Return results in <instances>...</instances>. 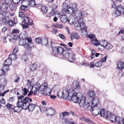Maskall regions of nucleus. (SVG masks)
Returning a JSON list of instances; mask_svg holds the SVG:
<instances>
[{
	"label": "nucleus",
	"instance_id": "nucleus-43",
	"mask_svg": "<svg viewBox=\"0 0 124 124\" xmlns=\"http://www.w3.org/2000/svg\"><path fill=\"white\" fill-rule=\"evenodd\" d=\"M48 8L45 6H42L41 8L42 11L44 13H46L47 12Z\"/></svg>",
	"mask_w": 124,
	"mask_h": 124
},
{
	"label": "nucleus",
	"instance_id": "nucleus-39",
	"mask_svg": "<svg viewBox=\"0 0 124 124\" xmlns=\"http://www.w3.org/2000/svg\"><path fill=\"white\" fill-rule=\"evenodd\" d=\"M6 106L7 109L8 110H11L12 109H13L14 107V106L13 105L9 103H7L6 104Z\"/></svg>",
	"mask_w": 124,
	"mask_h": 124
},
{
	"label": "nucleus",
	"instance_id": "nucleus-24",
	"mask_svg": "<svg viewBox=\"0 0 124 124\" xmlns=\"http://www.w3.org/2000/svg\"><path fill=\"white\" fill-rule=\"evenodd\" d=\"M117 68L120 70H122L124 68V62L119 61L117 64Z\"/></svg>",
	"mask_w": 124,
	"mask_h": 124
},
{
	"label": "nucleus",
	"instance_id": "nucleus-63",
	"mask_svg": "<svg viewBox=\"0 0 124 124\" xmlns=\"http://www.w3.org/2000/svg\"><path fill=\"white\" fill-rule=\"evenodd\" d=\"M5 2L3 3L4 4H7L8 5H9L10 4L11 2V0H4Z\"/></svg>",
	"mask_w": 124,
	"mask_h": 124
},
{
	"label": "nucleus",
	"instance_id": "nucleus-37",
	"mask_svg": "<svg viewBox=\"0 0 124 124\" xmlns=\"http://www.w3.org/2000/svg\"><path fill=\"white\" fill-rule=\"evenodd\" d=\"M48 43L47 38H45L43 39H42L41 44L43 45H47Z\"/></svg>",
	"mask_w": 124,
	"mask_h": 124
},
{
	"label": "nucleus",
	"instance_id": "nucleus-36",
	"mask_svg": "<svg viewBox=\"0 0 124 124\" xmlns=\"http://www.w3.org/2000/svg\"><path fill=\"white\" fill-rule=\"evenodd\" d=\"M75 55L74 54H72L68 59L69 61L71 62H73L75 59Z\"/></svg>",
	"mask_w": 124,
	"mask_h": 124
},
{
	"label": "nucleus",
	"instance_id": "nucleus-53",
	"mask_svg": "<svg viewBox=\"0 0 124 124\" xmlns=\"http://www.w3.org/2000/svg\"><path fill=\"white\" fill-rule=\"evenodd\" d=\"M35 41L38 44H41L42 39L40 38H37L35 39Z\"/></svg>",
	"mask_w": 124,
	"mask_h": 124
},
{
	"label": "nucleus",
	"instance_id": "nucleus-19",
	"mask_svg": "<svg viewBox=\"0 0 124 124\" xmlns=\"http://www.w3.org/2000/svg\"><path fill=\"white\" fill-rule=\"evenodd\" d=\"M79 27L81 29H85L87 28L86 27L85 23H84L83 18H81L79 19Z\"/></svg>",
	"mask_w": 124,
	"mask_h": 124
},
{
	"label": "nucleus",
	"instance_id": "nucleus-1",
	"mask_svg": "<svg viewBox=\"0 0 124 124\" xmlns=\"http://www.w3.org/2000/svg\"><path fill=\"white\" fill-rule=\"evenodd\" d=\"M66 92L68 94V99L69 100L71 101L74 103H78L80 107H82L84 108V106L86 102V98L85 97L83 96L81 98L79 97L78 96V94H80L82 96L81 94L74 92V89L72 88H70L69 91H66Z\"/></svg>",
	"mask_w": 124,
	"mask_h": 124
},
{
	"label": "nucleus",
	"instance_id": "nucleus-23",
	"mask_svg": "<svg viewBox=\"0 0 124 124\" xmlns=\"http://www.w3.org/2000/svg\"><path fill=\"white\" fill-rule=\"evenodd\" d=\"M68 5L66 3L64 4L62 7V13L63 14H66L68 9Z\"/></svg>",
	"mask_w": 124,
	"mask_h": 124
},
{
	"label": "nucleus",
	"instance_id": "nucleus-28",
	"mask_svg": "<svg viewBox=\"0 0 124 124\" xmlns=\"http://www.w3.org/2000/svg\"><path fill=\"white\" fill-rule=\"evenodd\" d=\"M12 61L9 58L5 61L3 63V65H7L8 66L11 65Z\"/></svg>",
	"mask_w": 124,
	"mask_h": 124
},
{
	"label": "nucleus",
	"instance_id": "nucleus-16",
	"mask_svg": "<svg viewBox=\"0 0 124 124\" xmlns=\"http://www.w3.org/2000/svg\"><path fill=\"white\" fill-rule=\"evenodd\" d=\"M9 20V17L8 16H6L4 18H3L2 20L0 21V26H3L4 24H8Z\"/></svg>",
	"mask_w": 124,
	"mask_h": 124
},
{
	"label": "nucleus",
	"instance_id": "nucleus-44",
	"mask_svg": "<svg viewBox=\"0 0 124 124\" xmlns=\"http://www.w3.org/2000/svg\"><path fill=\"white\" fill-rule=\"evenodd\" d=\"M55 10L53 9L52 11L50 12L49 13V15L50 16H55L56 14H57V13L55 11Z\"/></svg>",
	"mask_w": 124,
	"mask_h": 124
},
{
	"label": "nucleus",
	"instance_id": "nucleus-46",
	"mask_svg": "<svg viewBox=\"0 0 124 124\" xmlns=\"http://www.w3.org/2000/svg\"><path fill=\"white\" fill-rule=\"evenodd\" d=\"M72 36L74 39H78L79 38V35L77 33H73Z\"/></svg>",
	"mask_w": 124,
	"mask_h": 124
},
{
	"label": "nucleus",
	"instance_id": "nucleus-14",
	"mask_svg": "<svg viewBox=\"0 0 124 124\" xmlns=\"http://www.w3.org/2000/svg\"><path fill=\"white\" fill-rule=\"evenodd\" d=\"M112 122H116V123H118L119 124H121L122 122V119L119 116H116L114 115V116H112Z\"/></svg>",
	"mask_w": 124,
	"mask_h": 124
},
{
	"label": "nucleus",
	"instance_id": "nucleus-42",
	"mask_svg": "<svg viewBox=\"0 0 124 124\" xmlns=\"http://www.w3.org/2000/svg\"><path fill=\"white\" fill-rule=\"evenodd\" d=\"M105 110L104 109H102L100 110L99 114H100L101 116L104 117L105 116V113H106Z\"/></svg>",
	"mask_w": 124,
	"mask_h": 124
},
{
	"label": "nucleus",
	"instance_id": "nucleus-21",
	"mask_svg": "<svg viewBox=\"0 0 124 124\" xmlns=\"http://www.w3.org/2000/svg\"><path fill=\"white\" fill-rule=\"evenodd\" d=\"M75 21V17L74 16L72 15H71L69 17L67 20L69 23L71 24H73Z\"/></svg>",
	"mask_w": 124,
	"mask_h": 124
},
{
	"label": "nucleus",
	"instance_id": "nucleus-29",
	"mask_svg": "<svg viewBox=\"0 0 124 124\" xmlns=\"http://www.w3.org/2000/svg\"><path fill=\"white\" fill-rule=\"evenodd\" d=\"M20 38L19 35H18L17 34H15L13 35V37H12V41L13 43H15L16 42V40H18Z\"/></svg>",
	"mask_w": 124,
	"mask_h": 124
},
{
	"label": "nucleus",
	"instance_id": "nucleus-48",
	"mask_svg": "<svg viewBox=\"0 0 124 124\" xmlns=\"http://www.w3.org/2000/svg\"><path fill=\"white\" fill-rule=\"evenodd\" d=\"M108 42L107 41L105 40L101 41V42H100V43L101 45L104 47V48H105V47L107 44H108Z\"/></svg>",
	"mask_w": 124,
	"mask_h": 124
},
{
	"label": "nucleus",
	"instance_id": "nucleus-33",
	"mask_svg": "<svg viewBox=\"0 0 124 124\" xmlns=\"http://www.w3.org/2000/svg\"><path fill=\"white\" fill-rule=\"evenodd\" d=\"M0 13L1 15L4 17L7 16L9 14V12L8 11H2Z\"/></svg>",
	"mask_w": 124,
	"mask_h": 124
},
{
	"label": "nucleus",
	"instance_id": "nucleus-15",
	"mask_svg": "<svg viewBox=\"0 0 124 124\" xmlns=\"http://www.w3.org/2000/svg\"><path fill=\"white\" fill-rule=\"evenodd\" d=\"M84 12L79 10H76L75 12L74 16L77 19H80L82 16H84Z\"/></svg>",
	"mask_w": 124,
	"mask_h": 124
},
{
	"label": "nucleus",
	"instance_id": "nucleus-35",
	"mask_svg": "<svg viewBox=\"0 0 124 124\" xmlns=\"http://www.w3.org/2000/svg\"><path fill=\"white\" fill-rule=\"evenodd\" d=\"M35 3L34 0H30L28 2V5L31 7L34 6L35 5Z\"/></svg>",
	"mask_w": 124,
	"mask_h": 124
},
{
	"label": "nucleus",
	"instance_id": "nucleus-45",
	"mask_svg": "<svg viewBox=\"0 0 124 124\" xmlns=\"http://www.w3.org/2000/svg\"><path fill=\"white\" fill-rule=\"evenodd\" d=\"M92 42L94 45L96 46H98L100 43V42H99V41L96 38V40H94L92 41Z\"/></svg>",
	"mask_w": 124,
	"mask_h": 124
},
{
	"label": "nucleus",
	"instance_id": "nucleus-5",
	"mask_svg": "<svg viewBox=\"0 0 124 124\" xmlns=\"http://www.w3.org/2000/svg\"><path fill=\"white\" fill-rule=\"evenodd\" d=\"M23 104H25V105L26 106V108L24 109L26 110L28 109L30 111H32L35 108L36 106L35 104H30V103L32 101V99L28 97H25L23 98Z\"/></svg>",
	"mask_w": 124,
	"mask_h": 124
},
{
	"label": "nucleus",
	"instance_id": "nucleus-34",
	"mask_svg": "<svg viewBox=\"0 0 124 124\" xmlns=\"http://www.w3.org/2000/svg\"><path fill=\"white\" fill-rule=\"evenodd\" d=\"M87 29H83L82 31V35L83 36L85 37H88V35L87 32Z\"/></svg>",
	"mask_w": 124,
	"mask_h": 124
},
{
	"label": "nucleus",
	"instance_id": "nucleus-51",
	"mask_svg": "<svg viewBox=\"0 0 124 124\" xmlns=\"http://www.w3.org/2000/svg\"><path fill=\"white\" fill-rule=\"evenodd\" d=\"M98 48L101 51L103 50L105 48L102 45L101 43H100L97 46Z\"/></svg>",
	"mask_w": 124,
	"mask_h": 124
},
{
	"label": "nucleus",
	"instance_id": "nucleus-49",
	"mask_svg": "<svg viewBox=\"0 0 124 124\" xmlns=\"http://www.w3.org/2000/svg\"><path fill=\"white\" fill-rule=\"evenodd\" d=\"M22 59L23 61L26 62L28 60V57L27 55L25 54H23L22 57Z\"/></svg>",
	"mask_w": 124,
	"mask_h": 124
},
{
	"label": "nucleus",
	"instance_id": "nucleus-38",
	"mask_svg": "<svg viewBox=\"0 0 124 124\" xmlns=\"http://www.w3.org/2000/svg\"><path fill=\"white\" fill-rule=\"evenodd\" d=\"M8 58L12 61L16 59L17 58V57L16 56V54L13 53V54L9 56Z\"/></svg>",
	"mask_w": 124,
	"mask_h": 124
},
{
	"label": "nucleus",
	"instance_id": "nucleus-27",
	"mask_svg": "<svg viewBox=\"0 0 124 124\" xmlns=\"http://www.w3.org/2000/svg\"><path fill=\"white\" fill-rule=\"evenodd\" d=\"M70 54L69 52L65 50L62 54L63 57L64 59L68 58L70 56Z\"/></svg>",
	"mask_w": 124,
	"mask_h": 124
},
{
	"label": "nucleus",
	"instance_id": "nucleus-55",
	"mask_svg": "<svg viewBox=\"0 0 124 124\" xmlns=\"http://www.w3.org/2000/svg\"><path fill=\"white\" fill-rule=\"evenodd\" d=\"M37 68V66L35 64H33L30 67L31 70L32 71L35 70Z\"/></svg>",
	"mask_w": 124,
	"mask_h": 124
},
{
	"label": "nucleus",
	"instance_id": "nucleus-18",
	"mask_svg": "<svg viewBox=\"0 0 124 124\" xmlns=\"http://www.w3.org/2000/svg\"><path fill=\"white\" fill-rule=\"evenodd\" d=\"M105 116L104 118H106L107 119H109L111 121H112V116H114V114H112L109 111H107L105 113Z\"/></svg>",
	"mask_w": 124,
	"mask_h": 124
},
{
	"label": "nucleus",
	"instance_id": "nucleus-50",
	"mask_svg": "<svg viewBox=\"0 0 124 124\" xmlns=\"http://www.w3.org/2000/svg\"><path fill=\"white\" fill-rule=\"evenodd\" d=\"M73 87L76 90H79L80 89V86L78 83H76Z\"/></svg>",
	"mask_w": 124,
	"mask_h": 124
},
{
	"label": "nucleus",
	"instance_id": "nucleus-3",
	"mask_svg": "<svg viewBox=\"0 0 124 124\" xmlns=\"http://www.w3.org/2000/svg\"><path fill=\"white\" fill-rule=\"evenodd\" d=\"M18 99V101L16 103L17 106L13 107V110L14 112H21L22 109H24L26 108V106L25 104H23V98L24 97V95H22L17 96Z\"/></svg>",
	"mask_w": 124,
	"mask_h": 124
},
{
	"label": "nucleus",
	"instance_id": "nucleus-9",
	"mask_svg": "<svg viewBox=\"0 0 124 124\" xmlns=\"http://www.w3.org/2000/svg\"><path fill=\"white\" fill-rule=\"evenodd\" d=\"M41 111L43 110L44 111L46 112V114L47 116H52L55 114V111L53 108H49L48 109L43 106L41 108H40Z\"/></svg>",
	"mask_w": 124,
	"mask_h": 124
},
{
	"label": "nucleus",
	"instance_id": "nucleus-62",
	"mask_svg": "<svg viewBox=\"0 0 124 124\" xmlns=\"http://www.w3.org/2000/svg\"><path fill=\"white\" fill-rule=\"evenodd\" d=\"M6 39L7 41L8 40L10 42H11V39L12 38V37L10 35H8L6 36Z\"/></svg>",
	"mask_w": 124,
	"mask_h": 124
},
{
	"label": "nucleus",
	"instance_id": "nucleus-54",
	"mask_svg": "<svg viewBox=\"0 0 124 124\" xmlns=\"http://www.w3.org/2000/svg\"><path fill=\"white\" fill-rule=\"evenodd\" d=\"M102 63L100 61H98L96 62L95 64V66L97 67H100L102 65Z\"/></svg>",
	"mask_w": 124,
	"mask_h": 124
},
{
	"label": "nucleus",
	"instance_id": "nucleus-58",
	"mask_svg": "<svg viewBox=\"0 0 124 124\" xmlns=\"http://www.w3.org/2000/svg\"><path fill=\"white\" fill-rule=\"evenodd\" d=\"M70 113L67 111L63 112H62V114L63 117L69 115Z\"/></svg>",
	"mask_w": 124,
	"mask_h": 124
},
{
	"label": "nucleus",
	"instance_id": "nucleus-60",
	"mask_svg": "<svg viewBox=\"0 0 124 124\" xmlns=\"http://www.w3.org/2000/svg\"><path fill=\"white\" fill-rule=\"evenodd\" d=\"M108 58L107 55H106L104 57L101 59V60L100 62L102 63V62H106V60Z\"/></svg>",
	"mask_w": 124,
	"mask_h": 124
},
{
	"label": "nucleus",
	"instance_id": "nucleus-25",
	"mask_svg": "<svg viewBox=\"0 0 124 124\" xmlns=\"http://www.w3.org/2000/svg\"><path fill=\"white\" fill-rule=\"evenodd\" d=\"M75 11V9L72 7L70 6L68 7V9L66 14L67 15H72Z\"/></svg>",
	"mask_w": 124,
	"mask_h": 124
},
{
	"label": "nucleus",
	"instance_id": "nucleus-12",
	"mask_svg": "<svg viewBox=\"0 0 124 124\" xmlns=\"http://www.w3.org/2000/svg\"><path fill=\"white\" fill-rule=\"evenodd\" d=\"M100 107H97L91 108V109L86 110H90L92 114L94 115H97L99 114V112L100 110Z\"/></svg>",
	"mask_w": 124,
	"mask_h": 124
},
{
	"label": "nucleus",
	"instance_id": "nucleus-4",
	"mask_svg": "<svg viewBox=\"0 0 124 124\" xmlns=\"http://www.w3.org/2000/svg\"><path fill=\"white\" fill-rule=\"evenodd\" d=\"M48 85L46 82H44L41 85H40L39 83H37L34 85L35 90H34V94L35 95L37 93V91L41 93H43L46 89L48 88L47 87Z\"/></svg>",
	"mask_w": 124,
	"mask_h": 124
},
{
	"label": "nucleus",
	"instance_id": "nucleus-31",
	"mask_svg": "<svg viewBox=\"0 0 124 124\" xmlns=\"http://www.w3.org/2000/svg\"><path fill=\"white\" fill-rule=\"evenodd\" d=\"M20 8L21 10L22 11H26L29 9V7L28 6L21 4Z\"/></svg>",
	"mask_w": 124,
	"mask_h": 124
},
{
	"label": "nucleus",
	"instance_id": "nucleus-17",
	"mask_svg": "<svg viewBox=\"0 0 124 124\" xmlns=\"http://www.w3.org/2000/svg\"><path fill=\"white\" fill-rule=\"evenodd\" d=\"M24 21L22 22L23 23H27L30 25H32L33 24V21L32 20L27 16H26L24 17L23 18Z\"/></svg>",
	"mask_w": 124,
	"mask_h": 124
},
{
	"label": "nucleus",
	"instance_id": "nucleus-20",
	"mask_svg": "<svg viewBox=\"0 0 124 124\" xmlns=\"http://www.w3.org/2000/svg\"><path fill=\"white\" fill-rule=\"evenodd\" d=\"M9 6L7 4L3 3L1 6H0V11H8V9Z\"/></svg>",
	"mask_w": 124,
	"mask_h": 124
},
{
	"label": "nucleus",
	"instance_id": "nucleus-8",
	"mask_svg": "<svg viewBox=\"0 0 124 124\" xmlns=\"http://www.w3.org/2000/svg\"><path fill=\"white\" fill-rule=\"evenodd\" d=\"M19 44L20 45H23L25 47L29 49L34 46L33 43L31 41H27L24 39L20 40L19 41Z\"/></svg>",
	"mask_w": 124,
	"mask_h": 124
},
{
	"label": "nucleus",
	"instance_id": "nucleus-11",
	"mask_svg": "<svg viewBox=\"0 0 124 124\" xmlns=\"http://www.w3.org/2000/svg\"><path fill=\"white\" fill-rule=\"evenodd\" d=\"M19 37L20 39L26 40L27 41L32 42V41L31 38L28 37L27 33L26 31H23L19 35Z\"/></svg>",
	"mask_w": 124,
	"mask_h": 124
},
{
	"label": "nucleus",
	"instance_id": "nucleus-32",
	"mask_svg": "<svg viewBox=\"0 0 124 124\" xmlns=\"http://www.w3.org/2000/svg\"><path fill=\"white\" fill-rule=\"evenodd\" d=\"M9 8L12 11H14L17 8V6L15 4H10L9 5Z\"/></svg>",
	"mask_w": 124,
	"mask_h": 124
},
{
	"label": "nucleus",
	"instance_id": "nucleus-56",
	"mask_svg": "<svg viewBox=\"0 0 124 124\" xmlns=\"http://www.w3.org/2000/svg\"><path fill=\"white\" fill-rule=\"evenodd\" d=\"M80 119L82 121L85 122H86L87 123H88V122L89 119L88 118L85 117H80Z\"/></svg>",
	"mask_w": 124,
	"mask_h": 124
},
{
	"label": "nucleus",
	"instance_id": "nucleus-30",
	"mask_svg": "<svg viewBox=\"0 0 124 124\" xmlns=\"http://www.w3.org/2000/svg\"><path fill=\"white\" fill-rule=\"evenodd\" d=\"M88 95L91 98H93L95 96V93L93 91H89L88 92Z\"/></svg>",
	"mask_w": 124,
	"mask_h": 124
},
{
	"label": "nucleus",
	"instance_id": "nucleus-10",
	"mask_svg": "<svg viewBox=\"0 0 124 124\" xmlns=\"http://www.w3.org/2000/svg\"><path fill=\"white\" fill-rule=\"evenodd\" d=\"M7 81L6 78H3L0 79V92H1L3 90L6 83Z\"/></svg>",
	"mask_w": 124,
	"mask_h": 124
},
{
	"label": "nucleus",
	"instance_id": "nucleus-7",
	"mask_svg": "<svg viewBox=\"0 0 124 124\" xmlns=\"http://www.w3.org/2000/svg\"><path fill=\"white\" fill-rule=\"evenodd\" d=\"M53 54L55 56H57L58 54L62 55L63 53L65 50L62 47L59 46L57 47H53L52 48Z\"/></svg>",
	"mask_w": 124,
	"mask_h": 124
},
{
	"label": "nucleus",
	"instance_id": "nucleus-52",
	"mask_svg": "<svg viewBox=\"0 0 124 124\" xmlns=\"http://www.w3.org/2000/svg\"><path fill=\"white\" fill-rule=\"evenodd\" d=\"M22 26L23 29H26L28 27V25L29 24L27 23H23L22 22Z\"/></svg>",
	"mask_w": 124,
	"mask_h": 124
},
{
	"label": "nucleus",
	"instance_id": "nucleus-64",
	"mask_svg": "<svg viewBox=\"0 0 124 124\" xmlns=\"http://www.w3.org/2000/svg\"><path fill=\"white\" fill-rule=\"evenodd\" d=\"M10 26L11 27L14 24V22L13 20H10L9 21L8 23Z\"/></svg>",
	"mask_w": 124,
	"mask_h": 124
},
{
	"label": "nucleus",
	"instance_id": "nucleus-40",
	"mask_svg": "<svg viewBox=\"0 0 124 124\" xmlns=\"http://www.w3.org/2000/svg\"><path fill=\"white\" fill-rule=\"evenodd\" d=\"M91 40V41L94 40H96V38L95 35L93 34H90L88 35V37Z\"/></svg>",
	"mask_w": 124,
	"mask_h": 124
},
{
	"label": "nucleus",
	"instance_id": "nucleus-41",
	"mask_svg": "<svg viewBox=\"0 0 124 124\" xmlns=\"http://www.w3.org/2000/svg\"><path fill=\"white\" fill-rule=\"evenodd\" d=\"M3 66H2V69L5 72H7L8 70H9V66L7 65H3Z\"/></svg>",
	"mask_w": 124,
	"mask_h": 124
},
{
	"label": "nucleus",
	"instance_id": "nucleus-6",
	"mask_svg": "<svg viewBox=\"0 0 124 124\" xmlns=\"http://www.w3.org/2000/svg\"><path fill=\"white\" fill-rule=\"evenodd\" d=\"M112 8L115 9L113 15L116 17H118L124 12V8L121 5H118L116 6L115 4L113 3Z\"/></svg>",
	"mask_w": 124,
	"mask_h": 124
},
{
	"label": "nucleus",
	"instance_id": "nucleus-59",
	"mask_svg": "<svg viewBox=\"0 0 124 124\" xmlns=\"http://www.w3.org/2000/svg\"><path fill=\"white\" fill-rule=\"evenodd\" d=\"M22 91L24 92V93H23V94L24 95H26L27 93L29 92V91L27 90L26 88H24L22 90Z\"/></svg>",
	"mask_w": 124,
	"mask_h": 124
},
{
	"label": "nucleus",
	"instance_id": "nucleus-47",
	"mask_svg": "<svg viewBox=\"0 0 124 124\" xmlns=\"http://www.w3.org/2000/svg\"><path fill=\"white\" fill-rule=\"evenodd\" d=\"M113 47V46L111 44L108 42V44H107L105 48L108 50H110Z\"/></svg>",
	"mask_w": 124,
	"mask_h": 124
},
{
	"label": "nucleus",
	"instance_id": "nucleus-2",
	"mask_svg": "<svg viewBox=\"0 0 124 124\" xmlns=\"http://www.w3.org/2000/svg\"><path fill=\"white\" fill-rule=\"evenodd\" d=\"M101 107V104L98 98L95 97L92 99L91 101H87L86 102L84 106V108L85 110H88L91 109V108Z\"/></svg>",
	"mask_w": 124,
	"mask_h": 124
},
{
	"label": "nucleus",
	"instance_id": "nucleus-22",
	"mask_svg": "<svg viewBox=\"0 0 124 124\" xmlns=\"http://www.w3.org/2000/svg\"><path fill=\"white\" fill-rule=\"evenodd\" d=\"M67 15L66 14L62 13V15L60 16L61 21L62 23H65L67 21L68 19L67 18Z\"/></svg>",
	"mask_w": 124,
	"mask_h": 124
},
{
	"label": "nucleus",
	"instance_id": "nucleus-26",
	"mask_svg": "<svg viewBox=\"0 0 124 124\" xmlns=\"http://www.w3.org/2000/svg\"><path fill=\"white\" fill-rule=\"evenodd\" d=\"M51 89L49 88H48L43 93L46 95L49 96L51 94Z\"/></svg>",
	"mask_w": 124,
	"mask_h": 124
},
{
	"label": "nucleus",
	"instance_id": "nucleus-13",
	"mask_svg": "<svg viewBox=\"0 0 124 124\" xmlns=\"http://www.w3.org/2000/svg\"><path fill=\"white\" fill-rule=\"evenodd\" d=\"M69 91L68 90H66L64 92L62 91H60L58 93V96L60 98H64L66 99L68 98V94L67 93L66 91Z\"/></svg>",
	"mask_w": 124,
	"mask_h": 124
},
{
	"label": "nucleus",
	"instance_id": "nucleus-61",
	"mask_svg": "<svg viewBox=\"0 0 124 124\" xmlns=\"http://www.w3.org/2000/svg\"><path fill=\"white\" fill-rule=\"evenodd\" d=\"M18 16L20 18H21V19H22L24 17V13L22 12H19V16Z\"/></svg>",
	"mask_w": 124,
	"mask_h": 124
},
{
	"label": "nucleus",
	"instance_id": "nucleus-57",
	"mask_svg": "<svg viewBox=\"0 0 124 124\" xmlns=\"http://www.w3.org/2000/svg\"><path fill=\"white\" fill-rule=\"evenodd\" d=\"M74 26L76 27L79 26V19L77 20L74 23Z\"/></svg>",
	"mask_w": 124,
	"mask_h": 124
}]
</instances>
